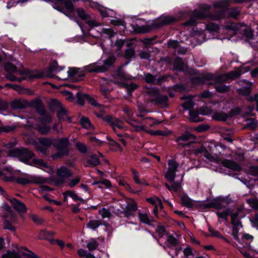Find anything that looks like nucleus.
Masks as SVG:
<instances>
[{
	"mask_svg": "<svg viewBox=\"0 0 258 258\" xmlns=\"http://www.w3.org/2000/svg\"><path fill=\"white\" fill-rule=\"evenodd\" d=\"M8 155L11 157L17 158L19 161L40 168H48V165L41 159L34 158L33 153L27 148H14L10 150Z\"/></svg>",
	"mask_w": 258,
	"mask_h": 258,
	"instance_id": "1",
	"label": "nucleus"
},
{
	"mask_svg": "<svg viewBox=\"0 0 258 258\" xmlns=\"http://www.w3.org/2000/svg\"><path fill=\"white\" fill-rule=\"evenodd\" d=\"M218 146L212 143L205 144V145L194 150L196 154H202L209 161L218 162L220 160V152L217 151Z\"/></svg>",
	"mask_w": 258,
	"mask_h": 258,
	"instance_id": "2",
	"label": "nucleus"
},
{
	"mask_svg": "<svg viewBox=\"0 0 258 258\" xmlns=\"http://www.w3.org/2000/svg\"><path fill=\"white\" fill-rule=\"evenodd\" d=\"M241 75L239 70H236L228 74L215 76L213 75H208L204 80V83L213 84L214 83H222L228 79L235 80L239 78Z\"/></svg>",
	"mask_w": 258,
	"mask_h": 258,
	"instance_id": "3",
	"label": "nucleus"
},
{
	"mask_svg": "<svg viewBox=\"0 0 258 258\" xmlns=\"http://www.w3.org/2000/svg\"><path fill=\"white\" fill-rule=\"evenodd\" d=\"M53 141L54 146L58 150V152L53 155V158L60 157L68 154L69 143L67 138H62L59 140L54 139Z\"/></svg>",
	"mask_w": 258,
	"mask_h": 258,
	"instance_id": "4",
	"label": "nucleus"
},
{
	"mask_svg": "<svg viewBox=\"0 0 258 258\" xmlns=\"http://www.w3.org/2000/svg\"><path fill=\"white\" fill-rule=\"evenodd\" d=\"M72 175L73 172L71 170L66 166H61L56 170V177L53 180L54 184L60 185L65 182L66 179Z\"/></svg>",
	"mask_w": 258,
	"mask_h": 258,
	"instance_id": "5",
	"label": "nucleus"
},
{
	"mask_svg": "<svg viewBox=\"0 0 258 258\" xmlns=\"http://www.w3.org/2000/svg\"><path fill=\"white\" fill-rule=\"evenodd\" d=\"M51 121V116L43 112L41 113V117L38 123L36 124V128L38 131L42 135H45L49 133L50 127L45 124Z\"/></svg>",
	"mask_w": 258,
	"mask_h": 258,
	"instance_id": "6",
	"label": "nucleus"
},
{
	"mask_svg": "<svg viewBox=\"0 0 258 258\" xmlns=\"http://www.w3.org/2000/svg\"><path fill=\"white\" fill-rule=\"evenodd\" d=\"M21 67V63L19 62H17L16 65L12 64L10 62H8L6 63L5 65V68L6 70L10 73V74H9L7 76V79L11 81H18L19 82H21L22 80V79H18L17 77H16L14 75L10 74V73H17L19 74H24L25 72L20 70Z\"/></svg>",
	"mask_w": 258,
	"mask_h": 258,
	"instance_id": "7",
	"label": "nucleus"
},
{
	"mask_svg": "<svg viewBox=\"0 0 258 258\" xmlns=\"http://www.w3.org/2000/svg\"><path fill=\"white\" fill-rule=\"evenodd\" d=\"M115 61L114 57H109L103 62V65L91 64L86 67V70L89 72H104L108 67L111 66Z\"/></svg>",
	"mask_w": 258,
	"mask_h": 258,
	"instance_id": "8",
	"label": "nucleus"
},
{
	"mask_svg": "<svg viewBox=\"0 0 258 258\" xmlns=\"http://www.w3.org/2000/svg\"><path fill=\"white\" fill-rule=\"evenodd\" d=\"M45 180L42 177L31 175H26L24 177H18L16 179V182L22 185L32 183H42Z\"/></svg>",
	"mask_w": 258,
	"mask_h": 258,
	"instance_id": "9",
	"label": "nucleus"
},
{
	"mask_svg": "<svg viewBox=\"0 0 258 258\" xmlns=\"http://www.w3.org/2000/svg\"><path fill=\"white\" fill-rule=\"evenodd\" d=\"M246 215L245 209L242 207H239L237 210L231 214V224L237 226H242L240 219Z\"/></svg>",
	"mask_w": 258,
	"mask_h": 258,
	"instance_id": "10",
	"label": "nucleus"
},
{
	"mask_svg": "<svg viewBox=\"0 0 258 258\" xmlns=\"http://www.w3.org/2000/svg\"><path fill=\"white\" fill-rule=\"evenodd\" d=\"M149 100L154 104L166 105L168 97L166 95H160L158 91L155 90L150 92Z\"/></svg>",
	"mask_w": 258,
	"mask_h": 258,
	"instance_id": "11",
	"label": "nucleus"
},
{
	"mask_svg": "<svg viewBox=\"0 0 258 258\" xmlns=\"http://www.w3.org/2000/svg\"><path fill=\"white\" fill-rule=\"evenodd\" d=\"M168 168L165 176L168 180L173 181L174 180L178 164L174 160H168Z\"/></svg>",
	"mask_w": 258,
	"mask_h": 258,
	"instance_id": "12",
	"label": "nucleus"
},
{
	"mask_svg": "<svg viewBox=\"0 0 258 258\" xmlns=\"http://www.w3.org/2000/svg\"><path fill=\"white\" fill-rule=\"evenodd\" d=\"M225 13L227 14L228 17L236 18L239 14V11L237 8H231L225 10L219 13L217 15L212 16L214 20H219L226 17Z\"/></svg>",
	"mask_w": 258,
	"mask_h": 258,
	"instance_id": "13",
	"label": "nucleus"
},
{
	"mask_svg": "<svg viewBox=\"0 0 258 258\" xmlns=\"http://www.w3.org/2000/svg\"><path fill=\"white\" fill-rule=\"evenodd\" d=\"M53 140L45 138H40L39 143L36 146V149L40 152L45 153L48 148L52 145H54Z\"/></svg>",
	"mask_w": 258,
	"mask_h": 258,
	"instance_id": "14",
	"label": "nucleus"
},
{
	"mask_svg": "<svg viewBox=\"0 0 258 258\" xmlns=\"http://www.w3.org/2000/svg\"><path fill=\"white\" fill-rule=\"evenodd\" d=\"M7 199L12 204L14 209L18 212L20 213H26L27 212L26 206L22 202L15 198H11L9 196H7Z\"/></svg>",
	"mask_w": 258,
	"mask_h": 258,
	"instance_id": "15",
	"label": "nucleus"
},
{
	"mask_svg": "<svg viewBox=\"0 0 258 258\" xmlns=\"http://www.w3.org/2000/svg\"><path fill=\"white\" fill-rule=\"evenodd\" d=\"M68 74L69 78L76 81L80 80L81 78L85 76V74L80 69L76 68L69 69L68 71Z\"/></svg>",
	"mask_w": 258,
	"mask_h": 258,
	"instance_id": "16",
	"label": "nucleus"
},
{
	"mask_svg": "<svg viewBox=\"0 0 258 258\" xmlns=\"http://www.w3.org/2000/svg\"><path fill=\"white\" fill-rule=\"evenodd\" d=\"M106 120L109 122L110 125L112 126L114 132L115 133H116L117 128H123L122 122L119 119L113 118L111 116H108L106 118Z\"/></svg>",
	"mask_w": 258,
	"mask_h": 258,
	"instance_id": "17",
	"label": "nucleus"
},
{
	"mask_svg": "<svg viewBox=\"0 0 258 258\" xmlns=\"http://www.w3.org/2000/svg\"><path fill=\"white\" fill-rule=\"evenodd\" d=\"M195 137L194 135L185 133L181 136L177 137L175 139V142L178 144L179 145L184 146L186 144H184L183 142H187L188 141L192 139H195Z\"/></svg>",
	"mask_w": 258,
	"mask_h": 258,
	"instance_id": "18",
	"label": "nucleus"
},
{
	"mask_svg": "<svg viewBox=\"0 0 258 258\" xmlns=\"http://www.w3.org/2000/svg\"><path fill=\"white\" fill-rule=\"evenodd\" d=\"M222 163L224 167L234 171H239L241 169L239 165L232 160L225 159L222 161Z\"/></svg>",
	"mask_w": 258,
	"mask_h": 258,
	"instance_id": "19",
	"label": "nucleus"
},
{
	"mask_svg": "<svg viewBox=\"0 0 258 258\" xmlns=\"http://www.w3.org/2000/svg\"><path fill=\"white\" fill-rule=\"evenodd\" d=\"M28 105V102L24 99H16L11 103V107L14 109L25 108Z\"/></svg>",
	"mask_w": 258,
	"mask_h": 258,
	"instance_id": "20",
	"label": "nucleus"
},
{
	"mask_svg": "<svg viewBox=\"0 0 258 258\" xmlns=\"http://www.w3.org/2000/svg\"><path fill=\"white\" fill-rule=\"evenodd\" d=\"M127 122L134 127L135 130L137 132L146 131L145 126L138 122L135 119L133 118H128Z\"/></svg>",
	"mask_w": 258,
	"mask_h": 258,
	"instance_id": "21",
	"label": "nucleus"
},
{
	"mask_svg": "<svg viewBox=\"0 0 258 258\" xmlns=\"http://www.w3.org/2000/svg\"><path fill=\"white\" fill-rule=\"evenodd\" d=\"M177 19L172 16H167L161 18L159 21V23L156 24V25L158 27L161 26L162 25L171 23L175 22Z\"/></svg>",
	"mask_w": 258,
	"mask_h": 258,
	"instance_id": "22",
	"label": "nucleus"
},
{
	"mask_svg": "<svg viewBox=\"0 0 258 258\" xmlns=\"http://www.w3.org/2000/svg\"><path fill=\"white\" fill-rule=\"evenodd\" d=\"M63 70V68L58 66L55 67L53 69V71L58 74L57 78L61 80H66L69 77V75L68 74V71H63L62 72H61Z\"/></svg>",
	"mask_w": 258,
	"mask_h": 258,
	"instance_id": "23",
	"label": "nucleus"
},
{
	"mask_svg": "<svg viewBox=\"0 0 258 258\" xmlns=\"http://www.w3.org/2000/svg\"><path fill=\"white\" fill-rule=\"evenodd\" d=\"M146 201L154 206V207H159L161 209H163V205L161 200L156 196L146 199Z\"/></svg>",
	"mask_w": 258,
	"mask_h": 258,
	"instance_id": "24",
	"label": "nucleus"
},
{
	"mask_svg": "<svg viewBox=\"0 0 258 258\" xmlns=\"http://www.w3.org/2000/svg\"><path fill=\"white\" fill-rule=\"evenodd\" d=\"M131 171L133 173V178L135 182L140 185H148L147 182L143 178L140 179L138 172L135 169L132 168Z\"/></svg>",
	"mask_w": 258,
	"mask_h": 258,
	"instance_id": "25",
	"label": "nucleus"
},
{
	"mask_svg": "<svg viewBox=\"0 0 258 258\" xmlns=\"http://www.w3.org/2000/svg\"><path fill=\"white\" fill-rule=\"evenodd\" d=\"M138 215L140 221L144 224L151 225L152 222H154L153 219L149 217L146 213L139 212Z\"/></svg>",
	"mask_w": 258,
	"mask_h": 258,
	"instance_id": "26",
	"label": "nucleus"
},
{
	"mask_svg": "<svg viewBox=\"0 0 258 258\" xmlns=\"http://www.w3.org/2000/svg\"><path fill=\"white\" fill-rule=\"evenodd\" d=\"M200 112L197 111H189V119L192 122H198L203 121V119L200 116Z\"/></svg>",
	"mask_w": 258,
	"mask_h": 258,
	"instance_id": "27",
	"label": "nucleus"
},
{
	"mask_svg": "<svg viewBox=\"0 0 258 258\" xmlns=\"http://www.w3.org/2000/svg\"><path fill=\"white\" fill-rule=\"evenodd\" d=\"M57 117L59 121H67L71 122L70 117L68 116L67 111L64 108H61L57 113Z\"/></svg>",
	"mask_w": 258,
	"mask_h": 258,
	"instance_id": "28",
	"label": "nucleus"
},
{
	"mask_svg": "<svg viewBox=\"0 0 258 258\" xmlns=\"http://www.w3.org/2000/svg\"><path fill=\"white\" fill-rule=\"evenodd\" d=\"M181 200L182 204L187 208H192L194 205V201L186 195L182 196Z\"/></svg>",
	"mask_w": 258,
	"mask_h": 258,
	"instance_id": "29",
	"label": "nucleus"
},
{
	"mask_svg": "<svg viewBox=\"0 0 258 258\" xmlns=\"http://www.w3.org/2000/svg\"><path fill=\"white\" fill-rule=\"evenodd\" d=\"M102 224L103 223L101 220H92L89 221L87 223V226L89 228L94 230Z\"/></svg>",
	"mask_w": 258,
	"mask_h": 258,
	"instance_id": "30",
	"label": "nucleus"
},
{
	"mask_svg": "<svg viewBox=\"0 0 258 258\" xmlns=\"http://www.w3.org/2000/svg\"><path fill=\"white\" fill-rule=\"evenodd\" d=\"M174 180L172 182V183L171 185H169L167 183H165V185L166 187L170 190V191H178L181 187V184L179 182H173Z\"/></svg>",
	"mask_w": 258,
	"mask_h": 258,
	"instance_id": "31",
	"label": "nucleus"
},
{
	"mask_svg": "<svg viewBox=\"0 0 258 258\" xmlns=\"http://www.w3.org/2000/svg\"><path fill=\"white\" fill-rule=\"evenodd\" d=\"M81 123L83 127L88 130H93L94 128L93 125L87 117H83L81 119Z\"/></svg>",
	"mask_w": 258,
	"mask_h": 258,
	"instance_id": "32",
	"label": "nucleus"
},
{
	"mask_svg": "<svg viewBox=\"0 0 258 258\" xmlns=\"http://www.w3.org/2000/svg\"><path fill=\"white\" fill-rule=\"evenodd\" d=\"M2 258H21V255L15 251L8 250L2 255Z\"/></svg>",
	"mask_w": 258,
	"mask_h": 258,
	"instance_id": "33",
	"label": "nucleus"
},
{
	"mask_svg": "<svg viewBox=\"0 0 258 258\" xmlns=\"http://www.w3.org/2000/svg\"><path fill=\"white\" fill-rule=\"evenodd\" d=\"M213 117L217 120L225 121L227 120L228 115L224 112H218L215 113Z\"/></svg>",
	"mask_w": 258,
	"mask_h": 258,
	"instance_id": "34",
	"label": "nucleus"
},
{
	"mask_svg": "<svg viewBox=\"0 0 258 258\" xmlns=\"http://www.w3.org/2000/svg\"><path fill=\"white\" fill-rule=\"evenodd\" d=\"M231 213V210L230 209H225L223 211L221 212L220 211L217 212V215L219 218H222L227 220V217L230 215Z\"/></svg>",
	"mask_w": 258,
	"mask_h": 258,
	"instance_id": "35",
	"label": "nucleus"
},
{
	"mask_svg": "<svg viewBox=\"0 0 258 258\" xmlns=\"http://www.w3.org/2000/svg\"><path fill=\"white\" fill-rule=\"evenodd\" d=\"M121 207L122 209H126V210L132 212H135L137 210V204L134 202L122 205Z\"/></svg>",
	"mask_w": 258,
	"mask_h": 258,
	"instance_id": "36",
	"label": "nucleus"
},
{
	"mask_svg": "<svg viewBox=\"0 0 258 258\" xmlns=\"http://www.w3.org/2000/svg\"><path fill=\"white\" fill-rule=\"evenodd\" d=\"M257 125L256 120L254 119H246L245 120V125L246 127L250 129L253 130L255 128Z\"/></svg>",
	"mask_w": 258,
	"mask_h": 258,
	"instance_id": "37",
	"label": "nucleus"
},
{
	"mask_svg": "<svg viewBox=\"0 0 258 258\" xmlns=\"http://www.w3.org/2000/svg\"><path fill=\"white\" fill-rule=\"evenodd\" d=\"M16 128V125L12 124L11 125H2L0 126V132L10 133Z\"/></svg>",
	"mask_w": 258,
	"mask_h": 258,
	"instance_id": "38",
	"label": "nucleus"
},
{
	"mask_svg": "<svg viewBox=\"0 0 258 258\" xmlns=\"http://www.w3.org/2000/svg\"><path fill=\"white\" fill-rule=\"evenodd\" d=\"M76 12L78 17L82 20H87L90 18V16L83 9H78L76 10Z\"/></svg>",
	"mask_w": 258,
	"mask_h": 258,
	"instance_id": "39",
	"label": "nucleus"
},
{
	"mask_svg": "<svg viewBox=\"0 0 258 258\" xmlns=\"http://www.w3.org/2000/svg\"><path fill=\"white\" fill-rule=\"evenodd\" d=\"M167 241L168 245H169L168 247L169 249L172 247H174L177 243V239L172 236H167Z\"/></svg>",
	"mask_w": 258,
	"mask_h": 258,
	"instance_id": "40",
	"label": "nucleus"
},
{
	"mask_svg": "<svg viewBox=\"0 0 258 258\" xmlns=\"http://www.w3.org/2000/svg\"><path fill=\"white\" fill-rule=\"evenodd\" d=\"M181 250V248L180 247L175 245L174 247H172L169 249L168 253L172 256H173L174 255L176 256Z\"/></svg>",
	"mask_w": 258,
	"mask_h": 258,
	"instance_id": "41",
	"label": "nucleus"
},
{
	"mask_svg": "<svg viewBox=\"0 0 258 258\" xmlns=\"http://www.w3.org/2000/svg\"><path fill=\"white\" fill-rule=\"evenodd\" d=\"M110 141L109 145L112 150L118 152L122 151V148L118 143L112 140H110Z\"/></svg>",
	"mask_w": 258,
	"mask_h": 258,
	"instance_id": "42",
	"label": "nucleus"
},
{
	"mask_svg": "<svg viewBox=\"0 0 258 258\" xmlns=\"http://www.w3.org/2000/svg\"><path fill=\"white\" fill-rule=\"evenodd\" d=\"M238 93L243 96H248L251 92L250 86H246L240 88L238 90Z\"/></svg>",
	"mask_w": 258,
	"mask_h": 258,
	"instance_id": "43",
	"label": "nucleus"
},
{
	"mask_svg": "<svg viewBox=\"0 0 258 258\" xmlns=\"http://www.w3.org/2000/svg\"><path fill=\"white\" fill-rule=\"evenodd\" d=\"M88 163L93 166H97L100 164L99 159L96 155H91L88 159Z\"/></svg>",
	"mask_w": 258,
	"mask_h": 258,
	"instance_id": "44",
	"label": "nucleus"
},
{
	"mask_svg": "<svg viewBox=\"0 0 258 258\" xmlns=\"http://www.w3.org/2000/svg\"><path fill=\"white\" fill-rule=\"evenodd\" d=\"M67 10L72 12L74 11V5L71 0H63L62 3Z\"/></svg>",
	"mask_w": 258,
	"mask_h": 258,
	"instance_id": "45",
	"label": "nucleus"
},
{
	"mask_svg": "<svg viewBox=\"0 0 258 258\" xmlns=\"http://www.w3.org/2000/svg\"><path fill=\"white\" fill-rule=\"evenodd\" d=\"M67 194L73 200L75 201H84L83 199H82L81 197L78 196V195L74 192L72 190H68L67 191Z\"/></svg>",
	"mask_w": 258,
	"mask_h": 258,
	"instance_id": "46",
	"label": "nucleus"
},
{
	"mask_svg": "<svg viewBox=\"0 0 258 258\" xmlns=\"http://www.w3.org/2000/svg\"><path fill=\"white\" fill-rule=\"evenodd\" d=\"M248 172L249 174L258 178V166H250L248 170Z\"/></svg>",
	"mask_w": 258,
	"mask_h": 258,
	"instance_id": "47",
	"label": "nucleus"
},
{
	"mask_svg": "<svg viewBox=\"0 0 258 258\" xmlns=\"http://www.w3.org/2000/svg\"><path fill=\"white\" fill-rule=\"evenodd\" d=\"M98 245L97 242L95 239H91L87 244V247L90 250L95 249Z\"/></svg>",
	"mask_w": 258,
	"mask_h": 258,
	"instance_id": "48",
	"label": "nucleus"
},
{
	"mask_svg": "<svg viewBox=\"0 0 258 258\" xmlns=\"http://www.w3.org/2000/svg\"><path fill=\"white\" fill-rule=\"evenodd\" d=\"M247 203L252 208L258 210V200L250 199L247 200Z\"/></svg>",
	"mask_w": 258,
	"mask_h": 258,
	"instance_id": "49",
	"label": "nucleus"
},
{
	"mask_svg": "<svg viewBox=\"0 0 258 258\" xmlns=\"http://www.w3.org/2000/svg\"><path fill=\"white\" fill-rule=\"evenodd\" d=\"M149 134L153 135H161L163 136H167L169 134V132L168 131H163L161 130H157L156 131H146Z\"/></svg>",
	"mask_w": 258,
	"mask_h": 258,
	"instance_id": "50",
	"label": "nucleus"
},
{
	"mask_svg": "<svg viewBox=\"0 0 258 258\" xmlns=\"http://www.w3.org/2000/svg\"><path fill=\"white\" fill-rule=\"evenodd\" d=\"M183 253L185 258L194 257L193 253L191 248L190 247H187L183 250Z\"/></svg>",
	"mask_w": 258,
	"mask_h": 258,
	"instance_id": "51",
	"label": "nucleus"
},
{
	"mask_svg": "<svg viewBox=\"0 0 258 258\" xmlns=\"http://www.w3.org/2000/svg\"><path fill=\"white\" fill-rule=\"evenodd\" d=\"M135 55V51L133 49L130 48L126 49L124 57L125 59H130L133 57Z\"/></svg>",
	"mask_w": 258,
	"mask_h": 258,
	"instance_id": "52",
	"label": "nucleus"
},
{
	"mask_svg": "<svg viewBox=\"0 0 258 258\" xmlns=\"http://www.w3.org/2000/svg\"><path fill=\"white\" fill-rule=\"evenodd\" d=\"M5 218L10 220L11 222L12 223H16L17 221V218L16 216L12 212H10L9 213H7Z\"/></svg>",
	"mask_w": 258,
	"mask_h": 258,
	"instance_id": "53",
	"label": "nucleus"
},
{
	"mask_svg": "<svg viewBox=\"0 0 258 258\" xmlns=\"http://www.w3.org/2000/svg\"><path fill=\"white\" fill-rule=\"evenodd\" d=\"M12 222H10L8 221V219L6 218L4 223V229H9L11 231H15V227L12 225Z\"/></svg>",
	"mask_w": 258,
	"mask_h": 258,
	"instance_id": "54",
	"label": "nucleus"
},
{
	"mask_svg": "<svg viewBox=\"0 0 258 258\" xmlns=\"http://www.w3.org/2000/svg\"><path fill=\"white\" fill-rule=\"evenodd\" d=\"M216 90L220 93H226L229 91V87L226 85L218 86L216 87Z\"/></svg>",
	"mask_w": 258,
	"mask_h": 258,
	"instance_id": "55",
	"label": "nucleus"
},
{
	"mask_svg": "<svg viewBox=\"0 0 258 258\" xmlns=\"http://www.w3.org/2000/svg\"><path fill=\"white\" fill-rule=\"evenodd\" d=\"M99 213L103 218H108L111 215L109 210L105 208H102L99 210Z\"/></svg>",
	"mask_w": 258,
	"mask_h": 258,
	"instance_id": "56",
	"label": "nucleus"
},
{
	"mask_svg": "<svg viewBox=\"0 0 258 258\" xmlns=\"http://www.w3.org/2000/svg\"><path fill=\"white\" fill-rule=\"evenodd\" d=\"M80 180V177L78 176L70 180L68 182V186L70 187H73L77 185Z\"/></svg>",
	"mask_w": 258,
	"mask_h": 258,
	"instance_id": "57",
	"label": "nucleus"
},
{
	"mask_svg": "<svg viewBox=\"0 0 258 258\" xmlns=\"http://www.w3.org/2000/svg\"><path fill=\"white\" fill-rule=\"evenodd\" d=\"M54 232L46 230H42L40 234V238H46L49 236H52Z\"/></svg>",
	"mask_w": 258,
	"mask_h": 258,
	"instance_id": "58",
	"label": "nucleus"
},
{
	"mask_svg": "<svg viewBox=\"0 0 258 258\" xmlns=\"http://www.w3.org/2000/svg\"><path fill=\"white\" fill-rule=\"evenodd\" d=\"M77 149L82 153H86L87 151V147L85 145L82 143L78 142L76 144Z\"/></svg>",
	"mask_w": 258,
	"mask_h": 258,
	"instance_id": "59",
	"label": "nucleus"
},
{
	"mask_svg": "<svg viewBox=\"0 0 258 258\" xmlns=\"http://www.w3.org/2000/svg\"><path fill=\"white\" fill-rule=\"evenodd\" d=\"M182 107L185 109L191 108L194 106V103L191 99H189L185 101L182 105Z\"/></svg>",
	"mask_w": 258,
	"mask_h": 258,
	"instance_id": "60",
	"label": "nucleus"
},
{
	"mask_svg": "<svg viewBox=\"0 0 258 258\" xmlns=\"http://www.w3.org/2000/svg\"><path fill=\"white\" fill-rule=\"evenodd\" d=\"M84 97L87 100H88L89 103L91 104L92 105L95 106H97L98 105V103H97L96 100L94 98L89 96L88 95L84 94Z\"/></svg>",
	"mask_w": 258,
	"mask_h": 258,
	"instance_id": "61",
	"label": "nucleus"
},
{
	"mask_svg": "<svg viewBox=\"0 0 258 258\" xmlns=\"http://www.w3.org/2000/svg\"><path fill=\"white\" fill-rule=\"evenodd\" d=\"M134 29L135 31L137 33H145L148 31V29L145 26H136V27H134Z\"/></svg>",
	"mask_w": 258,
	"mask_h": 258,
	"instance_id": "62",
	"label": "nucleus"
},
{
	"mask_svg": "<svg viewBox=\"0 0 258 258\" xmlns=\"http://www.w3.org/2000/svg\"><path fill=\"white\" fill-rule=\"evenodd\" d=\"M182 62L180 58H177L174 62V66L179 70L182 71L183 68L182 67Z\"/></svg>",
	"mask_w": 258,
	"mask_h": 258,
	"instance_id": "63",
	"label": "nucleus"
},
{
	"mask_svg": "<svg viewBox=\"0 0 258 258\" xmlns=\"http://www.w3.org/2000/svg\"><path fill=\"white\" fill-rule=\"evenodd\" d=\"M249 101H256V110L258 111V93L255 94L254 96H250L247 98Z\"/></svg>",
	"mask_w": 258,
	"mask_h": 258,
	"instance_id": "64",
	"label": "nucleus"
}]
</instances>
